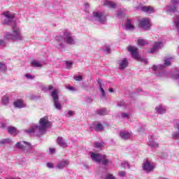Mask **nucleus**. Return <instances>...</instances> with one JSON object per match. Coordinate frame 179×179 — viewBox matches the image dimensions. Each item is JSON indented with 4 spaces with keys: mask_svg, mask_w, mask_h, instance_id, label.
<instances>
[{
    "mask_svg": "<svg viewBox=\"0 0 179 179\" xmlns=\"http://www.w3.org/2000/svg\"><path fill=\"white\" fill-rule=\"evenodd\" d=\"M87 103H92V101H93V100H92V99H90V98H88L87 99Z\"/></svg>",
    "mask_w": 179,
    "mask_h": 179,
    "instance_id": "nucleus-61",
    "label": "nucleus"
},
{
    "mask_svg": "<svg viewBox=\"0 0 179 179\" xmlns=\"http://www.w3.org/2000/svg\"><path fill=\"white\" fill-rule=\"evenodd\" d=\"M69 164V161L66 159L62 160L57 164V168L59 169V170H62V169H65V167H66Z\"/></svg>",
    "mask_w": 179,
    "mask_h": 179,
    "instance_id": "nucleus-16",
    "label": "nucleus"
},
{
    "mask_svg": "<svg viewBox=\"0 0 179 179\" xmlns=\"http://www.w3.org/2000/svg\"><path fill=\"white\" fill-rule=\"evenodd\" d=\"M51 96L53 99V103L54 106L56 108V110H62V106L61 105V103H59V96L58 95V90H54L51 92Z\"/></svg>",
    "mask_w": 179,
    "mask_h": 179,
    "instance_id": "nucleus-6",
    "label": "nucleus"
},
{
    "mask_svg": "<svg viewBox=\"0 0 179 179\" xmlns=\"http://www.w3.org/2000/svg\"><path fill=\"white\" fill-rule=\"evenodd\" d=\"M89 6H90V5H89V3H85V7H87V8H89Z\"/></svg>",
    "mask_w": 179,
    "mask_h": 179,
    "instance_id": "nucleus-63",
    "label": "nucleus"
},
{
    "mask_svg": "<svg viewBox=\"0 0 179 179\" xmlns=\"http://www.w3.org/2000/svg\"><path fill=\"white\" fill-rule=\"evenodd\" d=\"M120 138L127 141V139H129V138H131V133L128 131H120Z\"/></svg>",
    "mask_w": 179,
    "mask_h": 179,
    "instance_id": "nucleus-19",
    "label": "nucleus"
},
{
    "mask_svg": "<svg viewBox=\"0 0 179 179\" xmlns=\"http://www.w3.org/2000/svg\"><path fill=\"white\" fill-rule=\"evenodd\" d=\"M72 62L66 61V69H72V65H73Z\"/></svg>",
    "mask_w": 179,
    "mask_h": 179,
    "instance_id": "nucleus-37",
    "label": "nucleus"
},
{
    "mask_svg": "<svg viewBox=\"0 0 179 179\" xmlns=\"http://www.w3.org/2000/svg\"><path fill=\"white\" fill-rule=\"evenodd\" d=\"M57 143L61 148H63V149H65V148H68V144L66 143V141L62 137H58L57 138Z\"/></svg>",
    "mask_w": 179,
    "mask_h": 179,
    "instance_id": "nucleus-17",
    "label": "nucleus"
},
{
    "mask_svg": "<svg viewBox=\"0 0 179 179\" xmlns=\"http://www.w3.org/2000/svg\"><path fill=\"white\" fill-rule=\"evenodd\" d=\"M66 89H68V90H71V92L75 91V88L72 86H67Z\"/></svg>",
    "mask_w": 179,
    "mask_h": 179,
    "instance_id": "nucleus-54",
    "label": "nucleus"
},
{
    "mask_svg": "<svg viewBox=\"0 0 179 179\" xmlns=\"http://www.w3.org/2000/svg\"><path fill=\"white\" fill-rule=\"evenodd\" d=\"M1 104H3V106H8V104H9V96L7 95L3 96L1 99Z\"/></svg>",
    "mask_w": 179,
    "mask_h": 179,
    "instance_id": "nucleus-27",
    "label": "nucleus"
},
{
    "mask_svg": "<svg viewBox=\"0 0 179 179\" xmlns=\"http://www.w3.org/2000/svg\"><path fill=\"white\" fill-rule=\"evenodd\" d=\"M153 138H155V136H151L148 143L149 146L151 148H159V143H156L155 140H153Z\"/></svg>",
    "mask_w": 179,
    "mask_h": 179,
    "instance_id": "nucleus-21",
    "label": "nucleus"
},
{
    "mask_svg": "<svg viewBox=\"0 0 179 179\" xmlns=\"http://www.w3.org/2000/svg\"><path fill=\"white\" fill-rule=\"evenodd\" d=\"M141 10H142V12H145L146 13H152L153 12V8L144 6L141 7Z\"/></svg>",
    "mask_w": 179,
    "mask_h": 179,
    "instance_id": "nucleus-20",
    "label": "nucleus"
},
{
    "mask_svg": "<svg viewBox=\"0 0 179 179\" xmlns=\"http://www.w3.org/2000/svg\"><path fill=\"white\" fill-rule=\"evenodd\" d=\"M127 50L131 52V56L134 59H139V52H138V48L134 46H129Z\"/></svg>",
    "mask_w": 179,
    "mask_h": 179,
    "instance_id": "nucleus-10",
    "label": "nucleus"
},
{
    "mask_svg": "<svg viewBox=\"0 0 179 179\" xmlns=\"http://www.w3.org/2000/svg\"><path fill=\"white\" fill-rule=\"evenodd\" d=\"M118 65L120 71H124V69L128 66V59L124 58L123 59L119 60Z\"/></svg>",
    "mask_w": 179,
    "mask_h": 179,
    "instance_id": "nucleus-11",
    "label": "nucleus"
},
{
    "mask_svg": "<svg viewBox=\"0 0 179 179\" xmlns=\"http://www.w3.org/2000/svg\"><path fill=\"white\" fill-rule=\"evenodd\" d=\"M164 45V43L163 42H155L154 44L153 48L151 49L150 52H156L157 50H160L161 48H163Z\"/></svg>",
    "mask_w": 179,
    "mask_h": 179,
    "instance_id": "nucleus-13",
    "label": "nucleus"
},
{
    "mask_svg": "<svg viewBox=\"0 0 179 179\" xmlns=\"http://www.w3.org/2000/svg\"><path fill=\"white\" fill-rule=\"evenodd\" d=\"M101 162H102V164H103V166H107V164L111 163V161H110V159H107V157L106 155H102L101 158Z\"/></svg>",
    "mask_w": 179,
    "mask_h": 179,
    "instance_id": "nucleus-25",
    "label": "nucleus"
},
{
    "mask_svg": "<svg viewBox=\"0 0 179 179\" xmlns=\"http://www.w3.org/2000/svg\"><path fill=\"white\" fill-rule=\"evenodd\" d=\"M175 127L176 128H177L178 131H176L172 134V138H173L174 139H179V122L176 123Z\"/></svg>",
    "mask_w": 179,
    "mask_h": 179,
    "instance_id": "nucleus-23",
    "label": "nucleus"
},
{
    "mask_svg": "<svg viewBox=\"0 0 179 179\" xmlns=\"http://www.w3.org/2000/svg\"><path fill=\"white\" fill-rule=\"evenodd\" d=\"M163 68H164V65L162 64H159L157 66L154 65L152 66V71H154V72H156V71H159V69H163Z\"/></svg>",
    "mask_w": 179,
    "mask_h": 179,
    "instance_id": "nucleus-35",
    "label": "nucleus"
},
{
    "mask_svg": "<svg viewBox=\"0 0 179 179\" xmlns=\"http://www.w3.org/2000/svg\"><path fill=\"white\" fill-rule=\"evenodd\" d=\"M96 113L99 114V115H107V114H108V111L106 108L97 109Z\"/></svg>",
    "mask_w": 179,
    "mask_h": 179,
    "instance_id": "nucleus-26",
    "label": "nucleus"
},
{
    "mask_svg": "<svg viewBox=\"0 0 179 179\" xmlns=\"http://www.w3.org/2000/svg\"><path fill=\"white\" fill-rule=\"evenodd\" d=\"M6 43H5V41L0 40V47H5Z\"/></svg>",
    "mask_w": 179,
    "mask_h": 179,
    "instance_id": "nucleus-52",
    "label": "nucleus"
},
{
    "mask_svg": "<svg viewBox=\"0 0 179 179\" xmlns=\"http://www.w3.org/2000/svg\"><path fill=\"white\" fill-rule=\"evenodd\" d=\"M31 64L33 66H35V68H41V66H43V64H41V63L37 60H34L31 62Z\"/></svg>",
    "mask_w": 179,
    "mask_h": 179,
    "instance_id": "nucleus-30",
    "label": "nucleus"
},
{
    "mask_svg": "<svg viewBox=\"0 0 179 179\" xmlns=\"http://www.w3.org/2000/svg\"><path fill=\"white\" fill-rule=\"evenodd\" d=\"M139 132H142V130L140 129V130H139Z\"/></svg>",
    "mask_w": 179,
    "mask_h": 179,
    "instance_id": "nucleus-64",
    "label": "nucleus"
},
{
    "mask_svg": "<svg viewBox=\"0 0 179 179\" xmlns=\"http://www.w3.org/2000/svg\"><path fill=\"white\" fill-rule=\"evenodd\" d=\"M36 99V96L32 95V96H30L31 100H34Z\"/></svg>",
    "mask_w": 179,
    "mask_h": 179,
    "instance_id": "nucleus-60",
    "label": "nucleus"
},
{
    "mask_svg": "<svg viewBox=\"0 0 179 179\" xmlns=\"http://www.w3.org/2000/svg\"><path fill=\"white\" fill-rule=\"evenodd\" d=\"M6 69H8L6 64L2 62H0V72H6Z\"/></svg>",
    "mask_w": 179,
    "mask_h": 179,
    "instance_id": "nucleus-34",
    "label": "nucleus"
},
{
    "mask_svg": "<svg viewBox=\"0 0 179 179\" xmlns=\"http://www.w3.org/2000/svg\"><path fill=\"white\" fill-rule=\"evenodd\" d=\"M121 166H122L123 169H130L129 164L128 162H127V161H124V162L121 164Z\"/></svg>",
    "mask_w": 179,
    "mask_h": 179,
    "instance_id": "nucleus-36",
    "label": "nucleus"
},
{
    "mask_svg": "<svg viewBox=\"0 0 179 179\" xmlns=\"http://www.w3.org/2000/svg\"><path fill=\"white\" fill-rule=\"evenodd\" d=\"M139 27L144 30H150V27H152V24H150V20L148 18L142 19L140 21Z\"/></svg>",
    "mask_w": 179,
    "mask_h": 179,
    "instance_id": "nucleus-9",
    "label": "nucleus"
},
{
    "mask_svg": "<svg viewBox=\"0 0 179 179\" xmlns=\"http://www.w3.org/2000/svg\"><path fill=\"white\" fill-rule=\"evenodd\" d=\"M117 107H127V103L124 101H118Z\"/></svg>",
    "mask_w": 179,
    "mask_h": 179,
    "instance_id": "nucleus-40",
    "label": "nucleus"
},
{
    "mask_svg": "<svg viewBox=\"0 0 179 179\" xmlns=\"http://www.w3.org/2000/svg\"><path fill=\"white\" fill-rule=\"evenodd\" d=\"M13 104L16 108H24L26 107V104L22 99H17Z\"/></svg>",
    "mask_w": 179,
    "mask_h": 179,
    "instance_id": "nucleus-15",
    "label": "nucleus"
},
{
    "mask_svg": "<svg viewBox=\"0 0 179 179\" xmlns=\"http://www.w3.org/2000/svg\"><path fill=\"white\" fill-rule=\"evenodd\" d=\"M107 16L106 14L101 11H94L92 13V19L96 22H99L102 24H104L107 22Z\"/></svg>",
    "mask_w": 179,
    "mask_h": 179,
    "instance_id": "nucleus-5",
    "label": "nucleus"
},
{
    "mask_svg": "<svg viewBox=\"0 0 179 179\" xmlns=\"http://www.w3.org/2000/svg\"><path fill=\"white\" fill-rule=\"evenodd\" d=\"M121 117L122 118H127V120H129V113L123 112L121 114Z\"/></svg>",
    "mask_w": 179,
    "mask_h": 179,
    "instance_id": "nucleus-42",
    "label": "nucleus"
},
{
    "mask_svg": "<svg viewBox=\"0 0 179 179\" xmlns=\"http://www.w3.org/2000/svg\"><path fill=\"white\" fill-rule=\"evenodd\" d=\"M51 127V122L48 121V117H44L40 119L39 125L31 126L30 129H26L27 134H37L38 136L45 132L47 128Z\"/></svg>",
    "mask_w": 179,
    "mask_h": 179,
    "instance_id": "nucleus-2",
    "label": "nucleus"
},
{
    "mask_svg": "<svg viewBox=\"0 0 179 179\" xmlns=\"http://www.w3.org/2000/svg\"><path fill=\"white\" fill-rule=\"evenodd\" d=\"M177 9H178V6L173 3L169 4L166 7V10L167 13H174L177 10Z\"/></svg>",
    "mask_w": 179,
    "mask_h": 179,
    "instance_id": "nucleus-14",
    "label": "nucleus"
},
{
    "mask_svg": "<svg viewBox=\"0 0 179 179\" xmlns=\"http://www.w3.org/2000/svg\"><path fill=\"white\" fill-rule=\"evenodd\" d=\"M126 174H127V173L125 171H120V172H119L120 177H125Z\"/></svg>",
    "mask_w": 179,
    "mask_h": 179,
    "instance_id": "nucleus-51",
    "label": "nucleus"
},
{
    "mask_svg": "<svg viewBox=\"0 0 179 179\" xmlns=\"http://www.w3.org/2000/svg\"><path fill=\"white\" fill-rule=\"evenodd\" d=\"M8 134H11L12 135H16V132H17V130H16V128L15 127H8Z\"/></svg>",
    "mask_w": 179,
    "mask_h": 179,
    "instance_id": "nucleus-32",
    "label": "nucleus"
},
{
    "mask_svg": "<svg viewBox=\"0 0 179 179\" xmlns=\"http://www.w3.org/2000/svg\"><path fill=\"white\" fill-rule=\"evenodd\" d=\"M49 152H50V153H55V149H54V148H49Z\"/></svg>",
    "mask_w": 179,
    "mask_h": 179,
    "instance_id": "nucleus-58",
    "label": "nucleus"
},
{
    "mask_svg": "<svg viewBox=\"0 0 179 179\" xmlns=\"http://www.w3.org/2000/svg\"><path fill=\"white\" fill-rule=\"evenodd\" d=\"M171 3L176 6H178L179 0H171Z\"/></svg>",
    "mask_w": 179,
    "mask_h": 179,
    "instance_id": "nucleus-49",
    "label": "nucleus"
},
{
    "mask_svg": "<svg viewBox=\"0 0 179 179\" xmlns=\"http://www.w3.org/2000/svg\"><path fill=\"white\" fill-rule=\"evenodd\" d=\"M116 16H117V17H120V16H122V10L118 9Z\"/></svg>",
    "mask_w": 179,
    "mask_h": 179,
    "instance_id": "nucleus-48",
    "label": "nucleus"
},
{
    "mask_svg": "<svg viewBox=\"0 0 179 179\" xmlns=\"http://www.w3.org/2000/svg\"><path fill=\"white\" fill-rule=\"evenodd\" d=\"M25 76L27 78V79H34V77H32L29 74H26Z\"/></svg>",
    "mask_w": 179,
    "mask_h": 179,
    "instance_id": "nucleus-57",
    "label": "nucleus"
},
{
    "mask_svg": "<svg viewBox=\"0 0 179 179\" xmlns=\"http://www.w3.org/2000/svg\"><path fill=\"white\" fill-rule=\"evenodd\" d=\"M109 92H110V93H114V89L110 88V89H109Z\"/></svg>",
    "mask_w": 179,
    "mask_h": 179,
    "instance_id": "nucleus-62",
    "label": "nucleus"
},
{
    "mask_svg": "<svg viewBox=\"0 0 179 179\" xmlns=\"http://www.w3.org/2000/svg\"><path fill=\"white\" fill-rule=\"evenodd\" d=\"M0 128H6V123H0Z\"/></svg>",
    "mask_w": 179,
    "mask_h": 179,
    "instance_id": "nucleus-56",
    "label": "nucleus"
},
{
    "mask_svg": "<svg viewBox=\"0 0 179 179\" xmlns=\"http://www.w3.org/2000/svg\"><path fill=\"white\" fill-rule=\"evenodd\" d=\"M3 15L6 18L3 20L2 24H10V23H13L15 24V23H16L13 21V19H15V15L11 14L10 12H5Z\"/></svg>",
    "mask_w": 179,
    "mask_h": 179,
    "instance_id": "nucleus-7",
    "label": "nucleus"
},
{
    "mask_svg": "<svg viewBox=\"0 0 179 179\" xmlns=\"http://www.w3.org/2000/svg\"><path fill=\"white\" fill-rule=\"evenodd\" d=\"M94 129L96 132H99L100 131H103V129H104V127H103V124H101V123H99V124H96Z\"/></svg>",
    "mask_w": 179,
    "mask_h": 179,
    "instance_id": "nucleus-31",
    "label": "nucleus"
},
{
    "mask_svg": "<svg viewBox=\"0 0 179 179\" xmlns=\"http://www.w3.org/2000/svg\"><path fill=\"white\" fill-rule=\"evenodd\" d=\"M94 146H95V148H103V147L104 146V143H102V142H100V143L96 142V143H94Z\"/></svg>",
    "mask_w": 179,
    "mask_h": 179,
    "instance_id": "nucleus-41",
    "label": "nucleus"
},
{
    "mask_svg": "<svg viewBox=\"0 0 179 179\" xmlns=\"http://www.w3.org/2000/svg\"><path fill=\"white\" fill-rule=\"evenodd\" d=\"M171 59H173V58L171 57H165L164 60V65L165 66H170L171 65V63L170 62V61H171Z\"/></svg>",
    "mask_w": 179,
    "mask_h": 179,
    "instance_id": "nucleus-33",
    "label": "nucleus"
},
{
    "mask_svg": "<svg viewBox=\"0 0 179 179\" xmlns=\"http://www.w3.org/2000/svg\"><path fill=\"white\" fill-rule=\"evenodd\" d=\"M6 40H10L11 41H23L24 36L22 35L20 29L13 28V32H7L5 35Z\"/></svg>",
    "mask_w": 179,
    "mask_h": 179,
    "instance_id": "nucleus-4",
    "label": "nucleus"
},
{
    "mask_svg": "<svg viewBox=\"0 0 179 179\" xmlns=\"http://www.w3.org/2000/svg\"><path fill=\"white\" fill-rule=\"evenodd\" d=\"M74 79L77 81V82H80L82 81V80L83 79V78L82 77V76H78L74 77Z\"/></svg>",
    "mask_w": 179,
    "mask_h": 179,
    "instance_id": "nucleus-47",
    "label": "nucleus"
},
{
    "mask_svg": "<svg viewBox=\"0 0 179 179\" xmlns=\"http://www.w3.org/2000/svg\"><path fill=\"white\" fill-rule=\"evenodd\" d=\"M105 47H106L105 52L106 54H110L111 52V49L110 48V45H106Z\"/></svg>",
    "mask_w": 179,
    "mask_h": 179,
    "instance_id": "nucleus-45",
    "label": "nucleus"
},
{
    "mask_svg": "<svg viewBox=\"0 0 179 179\" xmlns=\"http://www.w3.org/2000/svg\"><path fill=\"white\" fill-rule=\"evenodd\" d=\"M47 167H48V169H52L53 166L51 162H48L46 164Z\"/></svg>",
    "mask_w": 179,
    "mask_h": 179,
    "instance_id": "nucleus-55",
    "label": "nucleus"
},
{
    "mask_svg": "<svg viewBox=\"0 0 179 179\" xmlns=\"http://www.w3.org/2000/svg\"><path fill=\"white\" fill-rule=\"evenodd\" d=\"M98 85L99 86V90L101 93V97H106V91L104 90V88H103V84H101V82L99 81Z\"/></svg>",
    "mask_w": 179,
    "mask_h": 179,
    "instance_id": "nucleus-28",
    "label": "nucleus"
},
{
    "mask_svg": "<svg viewBox=\"0 0 179 179\" xmlns=\"http://www.w3.org/2000/svg\"><path fill=\"white\" fill-rule=\"evenodd\" d=\"M54 89V87L52 85H49L48 87H45V90H52Z\"/></svg>",
    "mask_w": 179,
    "mask_h": 179,
    "instance_id": "nucleus-53",
    "label": "nucleus"
},
{
    "mask_svg": "<svg viewBox=\"0 0 179 179\" xmlns=\"http://www.w3.org/2000/svg\"><path fill=\"white\" fill-rule=\"evenodd\" d=\"M172 78L175 80H179V73L172 74Z\"/></svg>",
    "mask_w": 179,
    "mask_h": 179,
    "instance_id": "nucleus-46",
    "label": "nucleus"
},
{
    "mask_svg": "<svg viewBox=\"0 0 179 179\" xmlns=\"http://www.w3.org/2000/svg\"><path fill=\"white\" fill-rule=\"evenodd\" d=\"M143 170L145 173H152L155 170V164L146 160L143 164Z\"/></svg>",
    "mask_w": 179,
    "mask_h": 179,
    "instance_id": "nucleus-8",
    "label": "nucleus"
},
{
    "mask_svg": "<svg viewBox=\"0 0 179 179\" xmlns=\"http://www.w3.org/2000/svg\"><path fill=\"white\" fill-rule=\"evenodd\" d=\"M14 148L22 150L24 153H28L30 156H38V152L34 150V146L29 142L19 141L15 145Z\"/></svg>",
    "mask_w": 179,
    "mask_h": 179,
    "instance_id": "nucleus-3",
    "label": "nucleus"
},
{
    "mask_svg": "<svg viewBox=\"0 0 179 179\" xmlns=\"http://www.w3.org/2000/svg\"><path fill=\"white\" fill-rule=\"evenodd\" d=\"M173 23L176 29H177V30L179 31V16L178 15H176L173 18Z\"/></svg>",
    "mask_w": 179,
    "mask_h": 179,
    "instance_id": "nucleus-29",
    "label": "nucleus"
},
{
    "mask_svg": "<svg viewBox=\"0 0 179 179\" xmlns=\"http://www.w3.org/2000/svg\"><path fill=\"white\" fill-rule=\"evenodd\" d=\"M90 155L91 156V159L93 162H96V163H100V162H101V157L103 155L94 152H90Z\"/></svg>",
    "mask_w": 179,
    "mask_h": 179,
    "instance_id": "nucleus-12",
    "label": "nucleus"
},
{
    "mask_svg": "<svg viewBox=\"0 0 179 179\" xmlns=\"http://www.w3.org/2000/svg\"><path fill=\"white\" fill-rule=\"evenodd\" d=\"M103 6L111 8L112 9H115V8H117V3L110 1H105V2L103 3Z\"/></svg>",
    "mask_w": 179,
    "mask_h": 179,
    "instance_id": "nucleus-18",
    "label": "nucleus"
},
{
    "mask_svg": "<svg viewBox=\"0 0 179 179\" xmlns=\"http://www.w3.org/2000/svg\"><path fill=\"white\" fill-rule=\"evenodd\" d=\"M75 115V111L73 110H69L67 113L66 114V117H73Z\"/></svg>",
    "mask_w": 179,
    "mask_h": 179,
    "instance_id": "nucleus-38",
    "label": "nucleus"
},
{
    "mask_svg": "<svg viewBox=\"0 0 179 179\" xmlns=\"http://www.w3.org/2000/svg\"><path fill=\"white\" fill-rule=\"evenodd\" d=\"M145 44H146V41H145V40H143V39H138V45L143 46V45H145Z\"/></svg>",
    "mask_w": 179,
    "mask_h": 179,
    "instance_id": "nucleus-43",
    "label": "nucleus"
},
{
    "mask_svg": "<svg viewBox=\"0 0 179 179\" xmlns=\"http://www.w3.org/2000/svg\"><path fill=\"white\" fill-rule=\"evenodd\" d=\"M141 62H143L144 64H148V59H141Z\"/></svg>",
    "mask_w": 179,
    "mask_h": 179,
    "instance_id": "nucleus-59",
    "label": "nucleus"
},
{
    "mask_svg": "<svg viewBox=\"0 0 179 179\" xmlns=\"http://www.w3.org/2000/svg\"><path fill=\"white\" fill-rule=\"evenodd\" d=\"M9 142H10V139L6 138L0 141V145H6V143H9Z\"/></svg>",
    "mask_w": 179,
    "mask_h": 179,
    "instance_id": "nucleus-39",
    "label": "nucleus"
},
{
    "mask_svg": "<svg viewBox=\"0 0 179 179\" xmlns=\"http://www.w3.org/2000/svg\"><path fill=\"white\" fill-rule=\"evenodd\" d=\"M64 36H57L55 38V46L60 51H63L65 48V43L66 44L73 45L76 43V37L68 29L63 32Z\"/></svg>",
    "mask_w": 179,
    "mask_h": 179,
    "instance_id": "nucleus-1",
    "label": "nucleus"
},
{
    "mask_svg": "<svg viewBox=\"0 0 179 179\" xmlns=\"http://www.w3.org/2000/svg\"><path fill=\"white\" fill-rule=\"evenodd\" d=\"M125 29L126 30H134V29H135V27L132 25V22H131V20L128 19L127 20V22L125 24Z\"/></svg>",
    "mask_w": 179,
    "mask_h": 179,
    "instance_id": "nucleus-22",
    "label": "nucleus"
},
{
    "mask_svg": "<svg viewBox=\"0 0 179 179\" xmlns=\"http://www.w3.org/2000/svg\"><path fill=\"white\" fill-rule=\"evenodd\" d=\"M169 156L167 155V153L166 152H163L162 155H161V158L162 159H167Z\"/></svg>",
    "mask_w": 179,
    "mask_h": 179,
    "instance_id": "nucleus-50",
    "label": "nucleus"
},
{
    "mask_svg": "<svg viewBox=\"0 0 179 179\" xmlns=\"http://www.w3.org/2000/svg\"><path fill=\"white\" fill-rule=\"evenodd\" d=\"M105 179H115V176H113V174L108 173V174H106V176H105Z\"/></svg>",
    "mask_w": 179,
    "mask_h": 179,
    "instance_id": "nucleus-44",
    "label": "nucleus"
},
{
    "mask_svg": "<svg viewBox=\"0 0 179 179\" xmlns=\"http://www.w3.org/2000/svg\"><path fill=\"white\" fill-rule=\"evenodd\" d=\"M155 110L158 114H164L166 113V108L159 105L155 108Z\"/></svg>",
    "mask_w": 179,
    "mask_h": 179,
    "instance_id": "nucleus-24",
    "label": "nucleus"
}]
</instances>
